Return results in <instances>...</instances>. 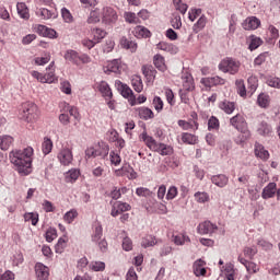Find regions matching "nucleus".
I'll return each mask as SVG.
<instances>
[{"label":"nucleus","instance_id":"nucleus-63","mask_svg":"<svg viewBox=\"0 0 280 280\" xmlns=\"http://www.w3.org/2000/svg\"><path fill=\"white\" fill-rule=\"evenodd\" d=\"M88 23H100V11L94 10L90 12V16L88 18Z\"/></svg>","mask_w":280,"mask_h":280},{"label":"nucleus","instance_id":"nucleus-21","mask_svg":"<svg viewBox=\"0 0 280 280\" xmlns=\"http://www.w3.org/2000/svg\"><path fill=\"white\" fill-rule=\"evenodd\" d=\"M259 25H261V21H259V19H257L256 16H249L242 23L243 30L247 31L257 30Z\"/></svg>","mask_w":280,"mask_h":280},{"label":"nucleus","instance_id":"nucleus-56","mask_svg":"<svg viewBox=\"0 0 280 280\" xmlns=\"http://www.w3.org/2000/svg\"><path fill=\"white\" fill-rule=\"evenodd\" d=\"M208 130H220V120L215 116H211L208 120Z\"/></svg>","mask_w":280,"mask_h":280},{"label":"nucleus","instance_id":"nucleus-50","mask_svg":"<svg viewBox=\"0 0 280 280\" xmlns=\"http://www.w3.org/2000/svg\"><path fill=\"white\" fill-rule=\"evenodd\" d=\"M50 60L51 55L46 54L44 57H35L34 65H36V67H45V65H47Z\"/></svg>","mask_w":280,"mask_h":280},{"label":"nucleus","instance_id":"nucleus-53","mask_svg":"<svg viewBox=\"0 0 280 280\" xmlns=\"http://www.w3.org/2000/svg\"><path fill=\"white\" fill-rule=\"evenodd\" d=\"M269 56H270V52H268V51H265V52H261L260 55H258L254 59L255 67H261V65H264V62H266V60L268 59Z\"/></svg>","mask_w":280,"mask_h":280},{"label":"nucleus","instance_id":"nucleus-3","mask_svg":"<svg viewBox=\"0 0 280 280\" xmlns=\"http://www.w3.org/2000/svg\"><path fill=\"white\" fill-rule=\"evenodd\" d=\"M20 119L26 124L38 121V106L32 102H25L20 108Z\"/></svg>","mask_w":280,"mask_h":280},{"label":"nucleus","instance_id":"nucleus-60","mask_svg":"<svg viewBox=\"0 0 280 280\" xmlns=\"http://www.w3.org/2000/svg\"><path fill=\"white\" fill-rule=\"evenodd\" d=\"M60 91L61 93H65L66 95H71V82L68 80H63L60 82Z\"/></svg>","mask_w":280,"mask_h":280},{"label":"nucleus","instance_id":"nucleus-18","mask_svg":"<svg viewBox=\"0 0 280 280\" xmlns=\"http://www.w3.org/2000/svg\"><path fill=\"white\" fill-rule=\"evenodd\" d=\"M180 82L183 86L182 91H194V89H196V85H194V77L188 72L182 75Z\"/></svg>","mask_w":280,"mask_h":280},{"label":"nucleus","instance_id":"nucleus-27","mask_svg":"<svg viewBox=\"0 0 280 280\" xmlns=\"http://www.w3.org/2000/svg\"><path fill=\"white\" fill-rule=\"evenodd\" d=\"M205 265L206 262L202 259L196 260L194 262L192 270L196 277H205V275H207V269L205 268Z\"/></svg>","mask_w":280,"mask_h":280},{"label":"nucleus","instance_id":"nucleus-5","mask_svg":"<svg viewBox=\"0 0 280 280\" xmlns=\"http://www.w3.org/2000/svg\"><path fill=\"white\" fill-rule=\"evenodd\" d=\"M230 125H232L235 130L242 132L244 141L250 139V130H248V122H246V118L244 115L236 114L230 119Z\"/></svg>","mask_w":280,"mask_h":280},{"label":"nucleus","instance_id":"nucleus-30","mask_svg":"<svg viewBox=\"0 0 280 280\" xmlns=\"http://www.w3.org/2000/svg\"><path fill=\"white\" fill-rule=\"evenodd\" d=\"M219 108L226 115H233V112L235 110V102L224 100L219 103Z\"/></svg>","mask_w":280,"mask_h":280},{"label":"nucleus","instance_id":"nucleus-43","mask_svg":"<svg viewBox=\"0 0 280 280\" xmlns=\"http://www.w3.org/2000/svg\"><path fill=\"white\" fill-rule=\"evenodd\" d=\"M124 18H125L126 23H130L133 25L141 24V19H139V16H137V13L125 12Z\"/></svg>","mask_w":280,"mask_h":280},{"label":"nucleus","instance_id":"nucleus-23","mask_svg":"<svg viewBox=\"0 0 280 280\" xmlns=\"http://www.w3.org/2000/svg\"><path fill=\"white\" fill-rule=\"evenodd\" d=\"M142 73L147 79V82L154 84V80H156V69L152 66H143Z\"/></svg>","mask_w":280,"mask_h":280},{"label":"nucleus","instance_id":"nucleus-52","mask_svg":"<svg viewBox=\"0 0 280 280\" xmlns=\"http://www.w3.org/2000/svg\"><path fill=\"white\" fill-rule=\"evenodd\" d=\"M38 14H39L40 19H44L45 21L56 18V14L54 13V11H51L49 9H45V8L39 9Z\"/></svg>","mask_w":280,"mask_h":280},{"label":"nucleus","instance_id":"nucleus-42","mask_svg":"<svg viewBox=\"0 0 280 280\" xmlns=\"http://www.w3.org/2000/svg\"><path fill=\"white\" fill-rule=\"evenodd\" d=\"M257 104L260 108H268L270 106V95L261 93L257 97Z\"/></svg>","mask_w":280,"mask_h":280},{"label":"nucleus","instance_id":"nucleus-35","mask_svg":"<svg viewBox=\"0 0 280 280\" xmlns=\"http://www.w3.org/2000/svg\"><path fill=\"white\" fill-rule=\"evenodd\" d=\"M120 47H122V49H128L129 51H131V54H135L137 51L138 45L136 42L127 39L126 37H121Z\"/></svg>","mask_w":280,"mask_h":280},{"label":"nucleus","instance_id":"nucleus-47","mask_svg":"<svg viewBox=\"0 0 280 280\" xmlns=\"http://www.w3.org/2000/svg\"><path fill=\"white\" fill-rule=\"evenodd\" d=\"M249 40V46H248V50L249 51H255V49H258V47H261L264 40H261V38L252 35Z\"/></svg>","mask_w":280,"mask_h":280},{"label":"nucleus","instance_id":"nucleus-4","mask_svg":"<svg viewBox=\"0 0 280 280\" xmlns=\"http://www.w3.org/2000/svg\"><path fill=\"white\" fill-rule=\"evenodd\" d=\"M110 152V147L108 143L101 141L94 145L89 147L85 150V159H106Z\"/></svg>","mask_w":280,"mask_h":280},{"label":"nucleus","instance_id":"nucleus-31","mask_svg":"<svg viewBox=\"0 0 280 280\" xmlns=\"http://www.w3.org/2000/svg\"><path fill=\"white\" fill-rule=\"evenodd\" d=\"M98 91L102 93L103 97L106 100H112L113 98V90H110V85L106 81H102L98 84Z\"/></svg>","mask_w":280,"mask_h":280},{"label":"nucleus","instance_id":"nucleus-51","mask_svg":"<svg viewBox=\"0 0 280 280\" xmlns=\"http://www.w3.org/2000/svg\"><path fill=\"white\" fill-rule=\"evenodd\" d=\"M173 242L176 246H183L185 242H189V236L185 234L173 235Z\"/></svg>","mask_w":280,"mask_h":280},{"label":"nucleus","instance_id":"nucleus-10","mask_svg":"<svg viewBox=\"0 0 280 280\" xmlns=\"http://www.w3.org/2000/svg\"><path fill=\"white\" fill-rule=\"evenodd\" d=\"M57 159L61 165H71L73 163V152L69 148H63L59 151Z\"/></svg>","mask_w":280,"mask_h":280},{"label":"nucleus","instance_id":"nucleus-28","mask_svg":"<svg viewBox=\"0 0 280 280\" xmlns=\"http://www.w3.org/2000/svg\"><path fill=\"white\" fill-rule=\"evenodd\" d=\"M154 152H158L161 156H172L174 154V148L170 144L159 143Z\"/></svg>","mask_w":280,"mask_h":280},{"label":"nucleus","instance_id":"nucleus-26","mask_svg":"<svg viewBox=\"0 0 280 280\" xmlns=\"http://www.w3.org/2000/svg\"><path fill=\"white\" fill-rule=\"evenodd\" d=\"M132 34L136 36V38H150V36H152V32L142 25L136 26Z\"/></svg>","mask_w":280,"mask_h":280},{"label":"nucleus","instance_id":"nucleus-2","mask_svg":"<svg viewBox=\"0 0 280 280\" xmlns=\"http://www.w3.org/2000/svg\"><path fill=\"white\" fill-rule=\"evenodd\" d=\"M60 115L58 117L61 126H69L71 124V117L74 119V126H78L82 120V116L78 110V107L70 105L67 102H62L59 104Z\"/></svg>","mask_w":280,"mask_h":280},{"label":"nucleus","instance_id":"nucleus-12","mask_svg":"<svg viewBox=\"0 0 280 280\" xmlns=\"http://www.w3.org/2000/svg\"><path fill=\"white\" fill-rule=\"evenodd\" d=\"M254 154L256 159H260V161H268L270 159V152L266 150V147L259 142H255L254 144Z\"/></svg>","mask_w":280,"mask_h":280},{"label":"nucleus","instance_id":"nucleus-36","mask_svg":"<svg viewBox=\"0 0 280 280\" xmlns=\"http://www.w3.org/2000/svg\"><path fill=\"white\" fill-rule=\"evenodd\" d=\"M182 142L185 143L186 145H196L198 143V136L189 132H183Z\"/></svg>","mask_w":280,"mask_h":280},{"label":"nucleus","instance_id":"nucleus-58","mask_svg":"<svg viewBox=\"0 0 280 280\" xmlns=\"http://www.w3.org/2000/svg\"><path fill=\"white\" fill-rule=\"evenodd\" d=\"M173 3L175 5V10H178L180 14H186L188 10V5L183 3V0H173Z\"/></svg>","mask_w":280,"mask_h":280},{"label":"nucleus","instance_id":"nucleus-25","mask_svg":"<svg viewBox=\"0 0 280 280\" xmlns=\"http://www.w3.org/2000/svg\"><path fill=\"white\" fill-rule=\"evenodd\" d=\"M275 194H277V184L276 183H269L262 189L261 198L264 200H268L269 198H275Z\"/></svg>","mask_w":280,"mask_h":280},{"label":"nucleus","instance_id":"nucleus-55","mask_svg":"<svg viewBox=\"0 0 280 280\" xmlns=\"http://www.w3.org/2000/svg\"><path fill=\"white\" fill-rule=\"evenodd\" d=\"M25 222H32L33 226H36L38 224V213L34 212H26L24 214Z\"/></svg>","mask_w":280,"mask_h":280},{"label":"nucleus","instance_id":"nucleus-40","mask_svg":"<svg viewBox=\"0 0 280 280\" xmlns=\"http://www.w3.org/2000/svg\"><path fill=\"white\" fill-rule=\"evenodd\" d=\"M110 141L116 142L117 148L124 149L126 148V140H124L122 138H119V133L117 132V130H112L110 131Z\"/></svg>","mask_w":280,"mask_h":280},{"label":"nucleus","instance_id":"nucleus-61","mask_svg":"<svg viewBox=\"0 0 280 280\" xmlns=\"http://www.w3.org/2000/svg\"><path fill=\"white\" fill-rule=\"evenodd\" d=\"M92 34H93V36H94L93 39H94V42H96V43H100V40H102V38H105V37H106V33H105V31L102 30V28H95V30H93Z\"/></svg>","mask_w":280,"mask_h":280},{"label":"nucleus","instance_id":"nucleus-15","mask_svg":"<svg viewBox=\"0 0 280 280\" xmlns=\"http://www.w3.org/2000/svg\"><path fill=\"white\" fill-rule=\"evenodd\" d=\"M115 174L116 176H127L129 180H135V178H137V173L135 172V168L130 166V164H126L120 170H116Z\"/></svg>","mask_w":280,"mask_h":280},{"label":"nucleus","instance_id":"nucleus-59","mask_svg":"<svg viewBox=\"0 0 280 280\" xmlns=\"http://www.w3.org/2000/svg\"><path fill=\"white\" fill-rule=\"evenodd\" d=\"M152 104L156 113H161L163 110V106L165 105L163 103V98H161L160 96H154Z\"/></svg>","mask_w":280,"mask_h":280},{"label":"nucleus","instance_id":"nucleus-38","mask_svg":"<svg viewBox=\"0 0 280 280\" xmlns=\"http://www.w3.org/2000/svg\"><path fill=\"white\" fill-rule=\"evenodd\" d=\"M258 135L261 137H270L272 135V126L266 121H261L258 127Z\"/></svg>","mask_w":280,"mask_h":280},{"label":"nucleus","instance_id":"nucleus-39","mask_svg":"<svg viewBox=\"0 0 280 280\" xmlns=\"http://www.w3.org/2000/svg\"><path fill=\"white\" fill-rule=\"evenodd\" d=\"M12 143H14V138L12 136H0V150H10Z\"/></svg>","mask_w":280,"mask_h":280},{"label":"nucleus","instance_id":"nucleus-33","mask_svg":"<svg viewBox=\"0 0 280 280\" xmlns=\"http://www.w3.org/2000/svg\"><path fill=\"white\" fill-rule=\"evenodd\" d=\"M153 65L156 67L159 71L165 72L167 71V66L165 65V57L161 55H154Z\"/></svg>","mask_w":280,"mask_h":280},{"label":"nucleus","instance_id":"nucleus-6","mask_svg":"<svg viewBox=\"0 0 280 280\" xmlns=\"http://www.w3.org/2000/svg\"><path fill=\"white\" fill-rule=\"evenodd\" d=\"M242 63L231 57H226L219 63V71L222 73H230V75H235L240 71Z\"/></svg>","mask_w":280,"mask_h":280},{"label":"nucleus","instance_id":"nucleus-14","mask_svg":"<svg viewBox=\"0 0 280 280\" xmlns=\"http://www.w3.org/2000/svg\"><path fill=\"white\" fill-rule=\"evenodd\" d=\"M103 21L104 23H116L118 15H117V11H115V9H113L112 7H105L103 8Z\"/></svg>","mask_w":280,"mask_h":280},{"label":"nucleus","instance_id":"nucleus-1","mask_svg":"<svg viewBox=\"0 0 280 280\" xmlns=\"http://www.w3.org/2000/svg\"><path fill=\"white\" fill-rule=\"evenodd\" d=\"M9 159L16 167V172L23 176L32 174V161H34V148L14 149L9 153Z\"/></svg>","mask_w":280,"mask_h":280},{"label":"nucleus","instance_id":"nucleus-57","mask_svg":"<svg viewBox=\"0 0 280 280\" xmlns=\"http://www.w3.org/2000/svg\"><path fill=\"white\" fill-rule=\"evenodd\" d=\"M65 248H67V240L61 237L58 240V243L55 245V253L62 255V253H65Z\"/></svg>","mask_w":280,"mask_h":280},{"label":"nucleus","instance_id":"nucleus-20","mask_svg":"<svg viewBox=\"0 0 280 280\" xmlns=\"http://www.w3.org/2000/svg\"><path fill=\"white\" fill-rule=\"evenodd\" d=\"M136 113L138 114L140 119H143L144 121H148L149 119H154V112L150 107H138L136 108Z\"/></svg>","mask_w":280,"mask_h":280},{"label":"nucleus","instance_id":"nucleus-44","mask_svg":"<svg viewBox=\"0 0 280 280\" xmlns=\"http://www.w3.org/2000/svg\"><path fill=\"white\" fill-rule=\"evenodd\" d=\"M131 85L136 93H141V91H143V80H141L139 75L132 77Z\"/></svg>","mask_w":280,"mask_h":280},{"label":"nucleus","instance_id":"nucleus-11","mask_svg":"<svg viewBox=\"0 0 280 280\" xmlns=\"http://www.w3.org/2000/svg\"><path fill=\"white\" fill-rule=\"evenodd\" d=\"M130 209H132V207H130L129 203L115 201L112 206L110 215L113 218H117V215H121V213H125V211H130Z\"/></svg>","mask_w":280,"mask_h":280},{"label":"nucleus","instance_id":"nucleus-22","mask_svg":"<svg viewBox=\"0 0 280 280\" xmlns=\"http://www.w3.org/2000/svg\"><path fill=\"white\" fill-rule=\"evenodd\" d=\"M177 125L179 126V128H182V130H192V132H196V130H198L199 125H198V120L196 119H190V120H178Z\"/></svg>","mask_w":280,"mask_h":280},{"label":"nucleus","instance_id":"nucleus-62","mask_svg":"<svg viewBox=\"0 0 280 280\" xmlns=\"http://www.w3.org/2000/svg\"><path fill=\"white\" fill-rule=\"evenodd\" d=\"M58 237V231L54 228H49L46 232V242H54Z\"/></svg>","mask_w":280,"mask_h":280},{"label":"nucleus","instance_id":"nucleus-48","mask_svg":"<svg viewBox=\"0 0 280 280\" xmlns=\"http://www.w3.org/2000/svg\"><path fill=\"white\" fill-rule=\"evenodd\" d=\"M80 178V171L72 168L66 174V183H75Z\"/></svg>","mask_w":280,"mask_h":280},{"label":"nucleus","instance_id":"nucleus-24","mask_svg":"<svg viewBox=\"0 0 280 280\" xmlns=\"http://www.w3.org/2000/svg\"><path fill=\"white\" fill-rule=\"evenodd\" d=\"M238 261H240V264L245 266L248 275H255V273L259 272V267H257V264H255L253 261H248L246 258H244L242 256H238Z\"/></svg>","mask_w":280,"mask_h":280},{"label":"nucleus","instance_id":"nucleus-49","mask_svg":"<svg viewBox=\"0 0 280 280\" xmlns=\"http://www.w3.org/2000/svg\"><path fill=\"white\" fill-rule=\"evenodd\" d=\"M89 268L94 272H103V270H106V264L104 261H92L90 262Z\"/></svg>","mask_w":280,"mask_h":280},{"label":"nucleus","instance_id":"nucleus-7","mask_svg":"<svg viewBox=\"0 0 280 280\" xmlns=\"http://www.w3.org/2000/svg\"><path fill=\"white\" fill-rule=\"evenodd\" d=\"M65 60L80 67V65H89L91 62V57H89L86 54L80 55L75 50H67L65 54Z\"/></svg>","mask_w":280,"mask_h":280},{"label":"nucleus","instance_id":"nucleus-64","mask_svg":"<svg viewBox=\"0 0 280 280\" xmlns=\"http://www.w3.org/2000/svg\"><path fill=\"white\" fill-rule=\"evenodd\" d=\"M267 84L272 89H280V78L270 77L269 79H267Z\"/></svg>","mask_w":280,"mask_h":280},{"label":"nucleus","instance_id":"nucleus-45","mask_svg":"<svg viewBox=\"0 0 280 280\" xmlns=\"http://www.w3.org/2000/svg\"><path fill=\"white\" fill-rule=\"evenodd\" d=\"M156 237L153 235H147L142 238L141 246L142 248H150L152 246H156Z\"/></svg>","mask_w":280,"mask_h":280},{"label":"nucleus","instance_id":"nucleus-16","mask_svg":"<svg viewBox=\"0 0 280 280\" xmlns=\"http://www.w3.org/2000/svg\"><path fill=\"white\" fill-rule=\"evenodd\" d=\"M35 275L37 280L49 279V267L45 266L43 262H37L35 265Z\"/></svg>","mask_w":280,"mask_h":280},{"label":"nucleus","instance_id":"nucleus-19","mask_svg":"<svg viewBox=\"0 0 280 280\" xmlns=\"http://www.w3.org/2000/svg\"><path fill=\"white\" fill-rule=\"evenodd\" d=\"M201 82L206 86H224V84H226V79L215 75L211 78H203Z\"/></svg>","mask_w":280,"mask_h":280},{"label":"nucleus","instance_id":"nucleus-46","mask_svg":"<svg viewBox=\"0 0 280 280\" xmlns=\"http://www.w3.org/2000/svg\"><path fill=\"white\" fill-rule=\"evenodd\" d=\"M51 150H54V141L49 138H44V141L42 143V152L43 154L47 155L50 154Z\"/></svg>","mask_w":280,"mask_h":280},{"label":"nucleus","instance_id":"nucleus-9","mask_svg":"<svg viewBox=\"0 0 280 280\" xmlns=\"http://www.w3.org/2000/svg\"><path fill=\"white\" fill-rule=\"evenodd\" d=\"M115 86L121 93L122 97L129 100L131 106H135L137 104V97H135V93L132 92V89H130V86L124 84L119 80L115 81Z\"/></svg>","mask_w":280,"mask_h":280},{"label":"nucleus","instance_id":"nucleus-54","mask_svg":"<svg viewBox=\"0 0 280 280\" xmlns=\"http://www.w3.org/2000/svg\"><path fill=\"white\" fill-rule=\"evenodd\" d=\"M75 218H78V210L75 209H71L70 211L66 212L63 215V220L65 222H67V224H71L73 220H75Z\"/></svg>","mask_w":280,"mask_h":280},{"label":"nucleus","instance_id":"nucleus-8","mask_svg":"<svg viewBox=\"0 0 280 280\" xmlns=\"http://www.w3.org/2000/svg\"><path fill=\"white\" fill-rule=\"evenodd\" d=\"M46 71L47 72L45 74L38 71H32L31 75L42 84H55V82H58V77L56 75V71L54 70H46Z\"/></svg>","mask_w":280,"mask_h":280},{"label":"nucleus","instance_id":"nucleus-34","mask_svg":"<svg viewBox=\"0 0 280 280\" xmlns=\"http://www.w3.org/2000/svg\"><path fill=\"white\" fill-rule=\"evenodd\" d=\"M213 185L217 187H226L229 185V177L224 174L214 175L211 177Z\"/></svg>","mask_w":280,"mask_h":280},{"label":"nucleus","instance_id":"nucleus-41","mask_svg":"<svg viewBox=\"0 0 280 280\" xmlns=\"http://www.w3.org/2000/svg\"><path fill=\"white\" fill-rule=\"evenodd\" d=\"M207 26V16L201 15L197 23L194 24L192 26V32L195 34H198L199 32H202V30H205V27Z\"/></svg>","mask_w":280,"mask_h":280},{"label":"nucleus","instance_id":"nucleus-32","mask_svg":"<svg viewBox=\"0 0 280 280\" xmlns=\"http://www.w3.org/2000/svg\"><path fill=\"white\" fill-rule=\"evenodd\" d=\"M93 226L94 231L92 233V242H100V240H103L102 237L104 236V229L102 228V223L95 222Z\"/></svg>","mask_w":280,"mask_h":280},{"label":"nucleus","instance_id":"nucleus-37","mask_svg":"<svg viewBox=\"0 0 280 280\" xmlns=\"http://www.w3.org/2000/svg\"><path fill=\"white\" fill-rule=\"evenodd\" d=\"M16 10L21 19H24V21L30 20V9H27V4L20 2L16 4Z\"/></svg>","mask_w":280,"mask_h":280},{"label":"nucleus","instance_id":"nucleus-13","mask_svg":"<svg viewBox=\"0 0 280 280\" xmlns=\"http://www.w3.org/2000/svg\"><path fill=\"white\" fill-rule=\"evenodd\" d=\"M197 231L199 235H209L218 231V225L211 223V221H205L198 225Z\"/></svg>","mask_w":280,"mask_h":280},{"label":"nucleus","instance_id":"nucleus-29","mask_svg":"<svg viewBox=\"0 0 280 280\" xmlns=\"http://www.w3.org/2000/svg\"><path fill=\"white\" fill-rule=\"evenodd\" d=\"M106 71H109V73H121V60L114 59L112 61H108L105 72Z\"/></svg>","mask_w":280,"mask_h":280},{"label":"nucleus","instance_id":"nucleus-17","mask_svg":"<svg viewBox=\"0 0 280 280\" xmlns=\"http://www.w3.org/2000/svg\"><path fill=\"white\" fill-rule=\"evenodd\" d=\"M140 139L152 152H155L156 148H159V142H156L155 139L152 138V136L148 135L147 131L140 135Z\"/></svg>","mask_w":280,"mask_h":280}]
</instances>
